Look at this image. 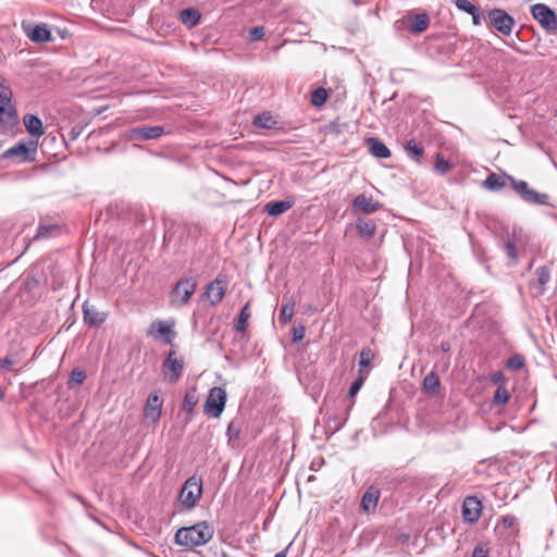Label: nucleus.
I'll return each instance as SVG.
<instances>
[{
    "mask_svg": "<svg viewBox=\"0 0 557 557\" xmlns=\"http://www.w3.org/2000/svg\"><path fill=\"white\" fill-rule=\"evenodd\" d=\"M504 250L510 259H512L513 261L517 260V248L513 240H509L508 243H506L504 246Z\"/></svg>",
    "mask_w": 557,
    "mask_h": 557,
    "instance_id": "nucleus-49",
    "label": "nucleus"
},
{
    "mask_svg": "<svg viewBox=\"0 0 557 557\" xmlns=\"http://www.w3.org/2000/svg\"><path fill=\"white\" fill-rule=\"evenodd\" d=\"M380 496L381 492L377 487L373 485L368 487L364 494L362 495L360 508L367 513L371 512L376 508Z\"/></svg>",
    "mask_w": 557,
    "mask_h": 557,
    "instance_id": "nucleus-18",
    "label": "nucleus"
},
{
    "mask_svg": "<svg viewBox=\"0 0 557 557\" xmlns=\"http://www.w3.org/2000/svg\"><path fill=\"white\" fill-rule=\"evenodd\" d=\"M214 535V528L208 521H201L190 527L180 528L175 535L174 542L180 546L197 547L209 543Z\"/></svg>",
    "mask_w": 557,
    "mask_h": 557,
    "instance_id": "nucleus-1",
    "label": "nucleus"
},
{
    "mask_svg": "<svg viewBox=\"0 0 557 557\" xmlns=\"http://www.w3.org/2000/svg\"><path fill=\"white\" fill-rule=\"evenodd\" d=\"M197 289V280L193 276L180 278L172 287L169 298L170 305L174 308L186 306Z\"/></svg>",
    "mask_w": 557,
    "mask_h": 557,
    "instance_id": "nucleus-3",
    "label": "nucleus"
},
{
    "mask_svg": "<svg viewBox=\"0 0 557 557\" xmlns=\"http://www.w3.org/2000/svg\"><path fill=\"white\" fill-rule=\"evenodd\" d=\"M533 17L546 29L555 30L557 28V18L554 11L543 3H536L531 7Z\"/></svg>",
    "mask_w": 557,
    "mask_h": 557,
    "instance_id": "nucleus-10",
    "label": "nucleus"
},
{
    "mask_svg": "<svg viewBox=\"0 0 557 557\" xmlns=\"http://www.w3.org/2000/svg\"><path fill=\"white\" fill-rule=\"evenodd\" d=\"M28 37L33 42L42 44L51 40V32L46 24L36 25Z\"/></svg>",
    "mask_w": 557,
    "mask_h": 557,
    "instance_id": "nucleus-26",
    "label": "nucleus"
},
{
    "mask_svg": "<svg viewBox=\"0 0 557 557\" xmlns=\"http://www.w3.org/2000/svg\"><path fill=\"white\" fill-rule=\"evenodd\" d=\"M164 133V127L160 125L134 127L128 131V139L145 141L150 139H157L161 137Z\"/></svg>",
    "mask_w": 557,
    "mask_h": 557,
    "instance_id": "nucleus-12",
    "label": "nucleus"
},
{
    "mask_svg": "<svg viewBox=\"0 0 557 557\" xmlns=\"http://www.w3.org/2000/svg\"><path fill=\"white\" fill-rule=\"evenodd\" d=\"M287 549H288V547H286L285 549H283V550H281V552H278V553H276V554L274 555V557H286V556H287Z\"/></svg>",
    "mask_w": 557,
    "mask_h": 557,
    "instance_id": "nucleus-57",
    "label": "nucleus"
},
{
    "mask_svg": "<svg viewBox=\"0 0 557 557\" xmlns=\"http://www.w3.org/2000/svg\"><path fill=\"white\" fill-rule=\"evenodd\" d=\"M12 97L13 92L8 81L0 75V104H10Z\"/></svg>",
    "mask_w": 557,
    "mask_h": 557,
    "instance_id": "nucleus-32",
    "label": "nucleus"
},
{
    "mask_svg": "<svg viewBox=\"0 0 557 557\" xmlns=\"http://www.w3.org/2000/svg\"><path fill=\"white\" fill-rule=\"evenodd\" d=\"M441 350L445 354L449 352L451 349V345L448 341H443L440 346Z\"/></svg>",
    "mask_w": 557,
    "mask_h": 557,
    "instance_id": "nucleus-56",
    "label": "nucleus"
},
{
    "mask_svg": "<svg viewBox=\"0 0 557 557\" xmlns=\"http://www.w3.org/2000/svg\"><path fill=\"white\" fill-rule=\"evenodd\" d=\"M163 400L157 393L149 394L144 407V414L152 422H157L161 417Z\"/></svg>",
    "mask_w": 557,
    "mask_h": 557,
    "instance_id": "nucleus-16",
    "label": "nucleus"
},
{
    "mask_svg": "<svg viewBox=\"0 0 557 557\" xmlns=\"http://www.w3.org/2000/svg\"><path fill=\"white\" fill-rule=\"evenodd\" d=\"M373 358V350L370 347H363L359 355V366L361 368L368 367Z\"/></svg>",
    "mask_w": 557,
    "mask_h": 557,
    "instance_id": "nucleus-42",
    "label": "nucleus"
},
{
    "mask_svg": "<svg viewBox=\"0 0 557 557\" xmlns=\"http://www.w3.org/2000/svg\"><path fill=\"white\" fill-rule=\"evenodd\" d=\"M58 232H59V227L57 224H40L37 228V234L35 235L34 238L35 239L48 238Z\"/></svg>",
    "mask_w": 557,
    "mask_h": 557,
    "instance_id": "nucleus-35",
    "label": "nucleus"
},
{
    "mask_svg": "<svg viewBox=\"0 0 557 557\" xmlns=\"http://www.w3.org/2000/svg\"><path fill=\"white\" fill-rule=\"evenodd\" d=\"M453 168V163L445 159L441 153L436 154L434 170L441 175L446 174Z\"/></svg>",
    "mask_w": 557,
    "mask_h": 557,
    "instance_id": "nucleus-36",
    "label": "nucleus"
},
{
    "mask_svg": "<svg viewBox=\"0 0 557 557\" xmlns=\"http://www.w3.org/2000/svg\"><path fill=\"white\" fill-rule=\"evenodd\" d=\"M490 548L485 543H479L475 545L471 557H487Z\"/></svg>",
    "mask_w": 557,
    "mask_h": 557,
    "instance_id": "nucleus-46",
    "label": "nucleus"
},
{
    "mask_svg": "<svg viewBox=\"0 0 557 557\" xmlns=\"http://www.w3.org/2000/svg\"><path fill=\"white\" fill-rule=\"evenodd\" d=\"M308 481H313V475H310V476L308 478Z\"/></svg>",
    "mask_w": 557,
    "mask_h": 557,
    "instance_id": "nucleus-58",
    "label": "nucleus"
},
{
    "mask_svg": "<svg viewBox=\"0 0 557 557\" xmlns=\"http://www.w3.org/2000/svg\"><path fill=\"white\" fill-rule=\"evenodd\" d=\"M369 151L372 156L380 159H386L391 157V150L387 146L376 137H370L367 140Z\"/></svg>",
    "mask_w": 557,
    "mask_h": 557,
    "instance_id": "nucleus-20",
    "label": "nucleus"
},
{
    "mask_svg": "<svg viewBox=\"0 0 557 557\" xmlns=\"http://www.w3.org/2000/svg\"><path fill=\"white\" fill-rule=\"evenodd\" d=\"M264 34L265 29L263 26H256L249 30V40L258 41L264 36Z\"/></svg>",
    "mask_w": 557,
    "mask_h": 557,
    "instance_id": "nucleus-47",
    "label": "nucleus"
},
{
    "mask_svg": "<svg viewBox=\"0 0 557 557\" xmlns=\"http://www.w3.org/2000/svg\"><path fill=\"white\" fill-rule=\"evenodd\" d=\"M293 205L290 200H275L268 202L264 210L270 216H278L289 210Z\"/></svg>",
    "mask_w": 557,
    "mask_h": 557,
    "instance_id": "nucleus-23",
    "label": "nucleus"
},
{
    "mask_svg": "<svg viewBox=\"0 0 557 557\" xmlns=\"http://www.w3.org/2000/svg\"><path fill=\"white\" fill-rule=\"evenodd\" d=\"M535 275L539 284L543 287L550 278V272L547 267H540L535 270Z\"/></svg>",
    "mask_w": 557,
    "mask_h": 557,
    "instance_id": "nucleus-43",
    "label": "nucleus"
},
{
    "mask_svg": "<svg viewBox=\"0 0 557 557\" xmlns=\"http://www.w3.org/2000/svg\"><path fill=\"white\" fill-rule=\"evenodd\" d=\"M327 97H329V94L325 88H323V87L315 88L311 92V103L314 107L320 108L326 102Z\"/></svg>",
    "mask_w": 557,
    "mask_h": 557,
    "instance_id": "nucleus-34",
    "label": "nucleus"
},
{
    "mask_svg": "<svg viewBox=\"0 0 557 557\" xmlns=\"http://www.w3.org/2000/svg\"><path fill=\"white\" fill-rule=\"evenodd\" d=\"M253 125L258 128L272 129L276 121L270 112H262L253 117Z\"/></svg>",
    "mask_w": 557,
    "mask_h": 557,
    "instance_id": "nucleus-31",
    "label": "nucleus"
},
{
    "mask_svg": "<svg viewBox=\"0 0 557 557\" xmlns=\"http://www.w3.org/2000/svg\"><path fill=\"white\" fill-rule=\"evenodd\" d=\"M199 401V396L196 386L189 387L184 396L182 408L184 411L190 413Z\"/></svg>",
    "mask_w": 557,
    "mask_h": 557,
    "instance_id": "nucleus-28",
    "label": "nucleus"
},
{
    "mask_svg": "<svg viewBox=\"0 0 557 557\" xmlns=\"http://www.w3.org/2000/svg\"><path fill=\"white\" fill-rule=\"evenodd\" d=\"M226 399V391L223 387H212L205 401L203 412L209 417L219 418L224 411Z\"/></svg>",
    "mask_w": 557,
    "mask_h": 557,
    "instance_id": "nucleus-6",
    "label": "nucleus"
},
{
    "mask_svg": "<svg viewBox=\"0 0 557 557\" xmlns=\"http://www.w3.org/2000/svg\"><path fill=\"white\" fill-rule=\"evenodd\" d=\"M505 375L502 371L493 372L491 375V382L497 384L498 386H505Z\"/></svg>",
    "mask_w": 557,
    "mask_h": 557,
    "instance_id": "nucleus-50",
    "label": "nucleus"
},
{
    "mask_svg": "<svg viewBox=\"0 0 557 557\" xmlns=\"http://www.w3.org/2000/svg\"><path fill=\"white\" fill-rule=\"evenodd\" d=\"M516 517L512 515H506L502 517V524L508 529L511 528L516 523Z\"/></svg>",
    "mask_w": 557,
    "mask_h": 557,
    "instance_id": "nucleus-51",
    "label": "nucleus"
},
{
    "mask_svg": "<svg viewBox=\"0 0 557 557\" xmlns=\"http://www.w3.org/2000/svg\"><path fill=\"white\" fill-rule=\"evenodd\" d=\"M455 5L457 7V9L467 12L468 14H472L478 10V8L469 0H456Z\"/></svg>",
    "mask_w": 557,
    "mask_h": 557,
    "instance_id": "nucleus-44",
    "label": "nucleus"
},
{
    "mask_svg": "<svg viewBox=\"0 0 557 557\" xmlns=\"http://www.w3.org/2000/svg\"><path fill=\"white\" fill-rule=\"evenodd\" d=\"M15 363L14 360H12L10 357H5L3 359H0V368H5L7 370L11 371V367Z\"/></svg>",
    "mask_w": 557,
    "mask_h": 557,
    "instance_id": "nucleus-52",
    "label": "nucleus"
},
{
    "mask_svg": "<svg viewBox=\"0 0 557 557\" xmlns=\"http://www.w3.org/2000/svg\"><path fill=\"white\" fill-rule=\"evenodd\" d=\"M405 151L412 161L420 163L424 154L423 146L416 139L411 138L405 145Z\"/></svg>",
    "mask_w": 557,
    "mask_h": 557,
    "instance_id": "nucleus-25",
    "label": "nucleus"
},
{
    "mask_svg": "<svg viewBox=\"0 0 557 557\" xmlns=\"http://www.w3.org/2000/svg\"><path fill=\"white\" fill-rule=\"evenodd\" d=\"M429 24L430 17L426 13L416 14L411 20L409 32L412 34H420L429 27Z\"/></svg>",
    "mask_w": 557,
    "mask_h": 557,
    "instance_id": "nucleus-27",
    "label": "nucleus"
},
{
    "mask_svg": "<svg viewBox=\"0 0 557 557\" xmlns=\"http://www.w3.org/2000/svg\"><path fill=\"white\" fill-rule=\"evenodd\" d=\"M491 25L504 35H510L515 24L513 18L502 9L491 10L488 13Z\"/></svg>",
    "mask_w": 557,
    "mask_h": 557,
    "instance_id": "nucleus-11",
    "label": "nucleus"
},
{
    "mask_svg": "<svg viewBox=\"0 0 557 557\" xmlns=\"http://www.w3.org/2000/svg\"><path fill=\"white\" fill-rule=\"evenodd\" d=\"M363 383H364V377L360 374V375H359V376H358V377H357V379L351 383V385H350V387H349V391H348V395H349V397H351V398H352V397H355V396L359 393V391H360V388L362 387Z\"/></svg>",
    "mask_w": 557,
    "mask_h": 557,
    "instance_id": "nucleus-45",
    "label": "nucleus"
},
{
    "mask_svg": "<svg viewBox=\"0 0 557 557\" xmlns=\"http://www.w3.org/2000/svg\"><path fill=\"white\" fill-rule=\"evenodd\" d=\"M293 343L301 342L305 338L306 335V327L305 325H298L293 327Z\"/></svg>",
    "mask_w": 557,
    "mask_h": 557,
    "instance_id": "nucleus-48",
    "label": "nucleus"
},
{
    "mask_svg": "<svg viewBox=\"0 0 557 557\" xmlns=\"http://www.w3.org/2000/svg\"><path fill=\"white\" fill-rule=\"evenodd\" d=\"M512 189L520 196V198L532 205H549V196L547 194L537 193L535 189L530 188L525 181H518L512 176H507Z\"/></svg>",
    "mask_w": 557,
    "mask_h": 557,
    "instance_id": "nucleus-5",
    "label": "nucleus"
},
{
    "mask_svg": "<svg viewBox=\"0 0 557 557\" xmlns=\"http://www.w3.org/2000/svg\"><path fill=\"white\" fill-rule=\"evenodd\" d=\"M325 416H326L325 428L332 434H334L335 432L339 431L346 423V421L348 419V411H346V413L344 416H339V414H335V413L331 414L329 412H326Z\"/></svg>",
    "mask_w": 557,
    "mask_h": 557,
    "instance_id": "nucleus-24",
    "label": "nucleus"
},
{
    "mask_svg": "<svg viewBox=\"0 0 557 557\" xmlns=\"http://www.w3.org/2000/svg\"><path fill=\"white\" fill-rule=\"evenodd\" d=\"M240 435V426L237 422L231 421L226 429V436L228 440V443L231 444L234 441H237Z\"/></svg>",
    "mask_w": 557,
    "mask_h": 557,
    "instance_id": "nucleus-41",
    "label": "nucleus"
},
{
    "mask_svg": "<svg viewBox=\"0 0 557 557\" xmlns=\"http://www.w3.org/2000/svg\"><path fill=\"white\" fill-rule=\"evenodd\" d=\"M86 379V373L81 369H74L72 370L67 385L70 388H72L74 385H81Z\"/></svg>",
    "mask_w": 557,
    "mask_h": 557,
    "instance_id": "nucleus-40",
    "label": "nucleus"
},
{
    "mask_svg": "<svg viewBox=\"0 0 557 557\" xmlns=\"http://www.w3.org/2000/svg\"><path fill=\"white\" fill-rule=\"evenodd\" d=\"M250 318L249 312V302L245 304V306L240 309V312L237 317V322L235 324V329L237 332H245L248 324V319Z\"/></svg>",
    "mask_w": 557,
    "mask_h": 557,
    "instance_id": "nucleus-33",
    "label": "nucleus"
},
{
    "mask_svg": "<svg viewBox=\"0 0 557 557\" xmlns=\"http://www.w3.org/2000/svg\"><path fill=\"white\" fill-rule=\"evenodd\" d=\"M482 511V503L475 496H468L462 504V517L465 521L474 523L479 520Z\"/></svg>",
    "mask_w": 557,
    "mask_h": 557,
    "instance_id": "nucleus-14",
    "label": "nucleus"
},
{
    "mask_svg": "<svg viewBox=\"0 0 557 557\" xmlns=\"http://www.w3.org/2000/svg\"><path fill=\"white\" fill-rule=\"evenodd\" d=\"M203 493L202 480L196 475L189 476L183 484L178 497V512L191 511L200 500Z\"/></svg>",
    "mask_w": 557,
    "mask_h": 557,
    "instance_id": "nucleus-2",
    "label": "nucleus"
},
{
    "mask_svg": "<svg viewBox=\"0 0 557 557\" xmlns=\"http://www.w3.org/2000/svg\"><path fill=\"white\" fill-rule=\"evenodd\" d=\"M510 398V394L505 386H498L493 396V404L495 406H504Z\"/></svg>",
    "mask_w": 557,
    "mask_h": 557,
    "instance_id": "nucleus-37",
    "label": "nucleus"
},
{
    "mask_svg": "<svg viewBox=\"0 0 557 557\" xmlns=\"http://www.w3.org/2000/svg\"><path fill=\"white\" fill-rule=\"evenodd\" d=\"M356 228L361 238L369 240L376 233V223L372 219L359 218L356 221Z\"/></svg>",
    "mask_w": 557,
    "mask_h": 557,
    "instance_id": "nucleus-19",
    "label": "nucleus"
},
{
    "mask_svg": "<svg viewBox=\"0 0 557 557\" xmlns=\"http://www.w3.org/2000/svg\"><path fill=\"white\" fill-rule=\"evenodd\" d=\"M507 176L508 175H505V177H502V176L497 175L496 173H491L487 175V177L483 182V186L490 190L498 191L503 187L506 186V182L508 181Z\"/></svg>",
    "mask_w": 557,
    "mask_h": 557,
    "instance_id": "nucleus-29",
    "label": "nucleus"
},
{
    "mask_svg": "<svg viewBox=\"0 0 557 557\" xmlns=\"http://www.w3.org/2000/svg\"><path fill=\"white\" fill-rule=\"evenodd\" d=\"M294 307H295L294 302L285 304L282 307L280 315H278L280 323L286 324L287 322H289L292 320V318L294 315Z\"/></svg>",
    "mask_w": 557,
    "mask_h": 557,
    "instance_id": "nucleus-39",
    "label": "nucleus"
},
{
    "mask_svg": "<svg viewBox=\"0 0 557 557\" xmlns=\"http://www.w3.org/2000/svg\"><path fill=\"white\" fill-rule=\"evenodd\" d=\"M173 321L154 320L150 323L147 335L154 338H162L165 344H172L176 336V332L173 330Z\"/></svg>",
    "mask_w": 557,
    "mask_h": 557,
    "instance_id": "nucleus-9",
    "label": "nucleus"
},
{
    "mask_svg": "<svg viewBox=\"0 0 557 557\" xmlns=\"http://www.w3.org/2000/svg\"><path fill=\"white\" fill-rule=\"evenodd\" d=\"M27 132L34 137H40L44 134L42 121L34 114H26L23 119Z\"/></svg>",
    "mask_w": 557,
    "mask_h": 557,
    "instance_id": "nucleus-22",
    "label": "nucleus"
},
{
    "mask_svg": "<svg viewBox=\"0 0 557 557\" xmlns=\"http://www.w3.org/2000/svg\"><path fill=\"white\" fill-rule=\"evenodd\" d=\"M410 540V535L408 533L401 532L396 535V541L399 544H406Z\"/></svg>",
    "mask_w": 557,
    "mask_h": 557,
    "instance_id": "nucleus-53",
    "label": "nucleus"
},
{
    "mask_svg": "<svg viewBox=\"0 0 557 557\" xmlns=\"http://www.w3.org/2000/svg\"><path fill=\"white\" fill-rule=\"evenodd\" d=\"M184 359L176 356V351L171 349L161 366V373L163 380L170 384H175L180 381L184 371Z\"/></svg>",
    "mask_w": 557,
    "mask_h": 557,
    "instance_id": "nucleus-4",
    "label": "nucleus"
},
{
    "mask_svg": "<svg viewBox=\"0 0 557 557\" xmlns=\"http://www.w3.org/2000/svg\"><path fill=\"white\" fill-rule=\"evenodd\" d=\"M382 208V203L379 201H373L371 197H368L366 194H359L356 196L351 203V209L354 212H359L363 214H371L379 211Z\"/></svg>",
    "mask_w": 557,
    "mask_h": 557,
    "instance_id": "nucleus-13",
    "label": "nucleus"
},
{
    "mask_svg": "<svg viewBox=\"0 0 557 557\" xmlns=\"http://www.w3.org/2000/svg\"><path fill=\"white\" fill-rule=\"evenodd\" d=\"M180 18L184 25L191 28L198 24L200 20V13L198 10L193 8L184 9L180 13Z\"/></svg>",
    "mask_w": 557,
    "mask_h": 557,
    "instance_id": "nucleus-30",
    "label": "nucleus"
},
{
    "mask_svg": "<svg viewBox=\"0 0 557 557\" xmlns=\"http://www.w3.org/2000/svg\"><path fill=\"white\" fill-rule=\"evenodd\" d=\"M18 123L16 109L10 104H0V126L3 129H11Z\"/></svg>",
    "mask_w": 557,
    "mask_h": 557,
    "instance_id": "nucleus-17",
    "label": "nucleus"
},
{
    "mask_svg": "<svg viewBox=\"0 0 557 557\" xmlns=\"http://www.w3.org/2000/svg\"><path fill=\"white\" fill-rule=\"evenodd\" d=\"M37 154V141H20L2 152V159H18L20 162H33Z\"/></svg>",
    "mask_w": 557,
    "mask_h": 557,
    "instance_id": "nucleus-7",
    "label": "nucleus"
},
{
    "mask_svg": "<svg viewBox=\"0 0 557 557\" xmlns=\"http://www.w3.org/2000/svg\"><path fill=\"white\" fill-rule=\"evenodd\" d=\"M422 387L426 394L436 396L441 391V380L438 375L434 371L428 373L423 379Z\"/></svg>",
    "mask_w": 557,
    "mask_h": 557,
    "instance_id": "nucleus-21",
    "label": "nucleus"
},
{
    "mask_svg": "<svg viewBox=\"0 0 557 557\" xmlns=\"http://www.w3.org/2000/svg\"><path fill=\"white\" fill-rule=\"evenodd\" d=\"M227 285L228 282L226 275L220 273L207 285L201 298L203 300H208L211 306H216L222 301L226 293Z\"/></svg>",
    "mask_w": 557,
    "mask_h": 557,
    "instance_id": "nucleus-8",
    "label": "nucleus"
},
{
    "mask_svg": "<svg viewBox=\"0 0 557 557\" xmlns=\"http://www.w3.org/2000/svg\"><path fill=\"white\" fill-rule=\"evenodd\" d=\"M525 359L520 354L510 356L506 361V368L510 371H519L524 367Z\"/></svg>",
    "mask_w": 557,
    "mask_h": 557,
    "instance_id": "nucleus-38",
    "label": "nucleus"
},
{
    "mask_svg": "<svg viewBox=\"0 0 557 557\" xmlns=\"http://www.w3.org/2000/svg\"><path fill=\"white\" fill-rule=\"evenodd\" d=\"M224 557H226V556L224 555Z\"/></svg>",
    "mask_w": 557,
    "mask_h": 557,
    "instance_id": "nucleus-59",
    "label": "nucleus"
},
{
    "mask_svg": "<svg viewBox=\"0 0 557 557\" xmlns=\"http://www.w3.org/2000/svg\"><path fill=\"white\" fill-rule=\"evenodd\" d=\"M82 131L83 128L81 126H74L70 132L71 139L75 140L81 135Z\"/></svg>",
    "mask_w": 557,
    "mask_h": 557,
    "instance_id": "nucleus-54",
    "label": "nucleus"
},
{
    "mask_svg": "<svg viewBox=\"0 0 557 557\" xmlns=\"http://www.w3.org/2000/svg\"><path fill=\"white\" fill-rule=\"evenodd\" d=\"M472 16V23L476 26H479L481 24V15H480V11L479 9L476 10V12L470 14Z\"/></svg>",
    "mask_w": 557,
    "mask_h": 557,
    "instance_id": "nucleus-55",
    "label": "nucleus"
},
{
    "mask_svg": "<svg viewBox=\"0 0 557 557\" xmlns=\"http://www.w3.org/2000/svg\"><path fill=\"white\" fill-rule=\"evenodd\" d=\"M107 312L99 311L94 305L88 301L83 304V319L86 324L91 327L101 326L107 320Z\"/></svg>",
    "mask_w": 557,
    "mask_h": 557,
    "instance_id": "nucleus-15",
    "label": "nucleus"
}]
</instances>
